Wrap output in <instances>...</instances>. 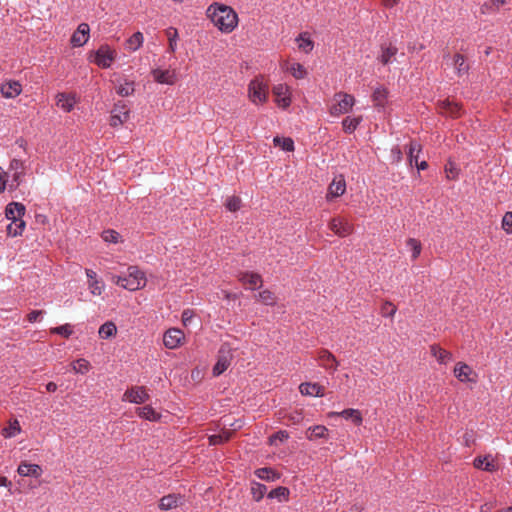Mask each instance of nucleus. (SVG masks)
<instances>
[{
	"mask_svg": "<svg viewBox=\"0 0 512 512\" xmlns=\"http://www.w3.org/2000/svg\"><path fill=\"white\" fill-rule=\"evenodd\" d=\"M206 14L221 32L230 33L238 24L237 13L230 6L224 4H211Z\"/></svg>",
	"mask_w": 512,
	"mask_h": 512,
	"instance_id": "obj_1",
	"label": "nucleus"
},
{
	"mask_svg": "<svg viewBox=\"0 0 512 512\" xmlns=\"http://www.w3.org/2000/svg\"><path fill=\"white\" fill-rule=\"evenodd\" d=\"M25 211V206L19 202H11L6 206L5 218L11 221L6 227L9 236L16 237L22 234L25 228V221L22 219Z\"/></svg>",
	"mask_w": 512,
	"mask_h": 512,
	"instance_id": "obj_2",
	"label": "nucleus"
},
{
	"mask_svg": "<svg viewBox=\"0 0 512 512\" xmlns=\"http://www.w3.org/2000/svg\"><path fill=\"white\" fill-rule=\"evenodd\" d=\"M116 284L130 291L141 289L146 284L145 273L137 266H129L128 275L118 276Z\"/></svg>",
	"mask_w": 512,
	"mask_h": 512,
	"instance_id": "obj_3",
	"label": "nucleus"
},
{
	"mask_svg": "<svg viewBox=\"0 0 512 512\" xmlns=\"http://www.w3.org/2000/svg\"><path fill=\"white\" fill-rule=\"evenodd\" d=\"M116 58V52L107 44L101 45L96 51H91L89 60L100 68H109Z\"/></svg>",
	"mask_w": 512,
	"mask_h": 512,
	"instance_id": "obj_4",
	"label": "nucleus"
},
{
	"mask_svg": "<svg viewBox=\"0 0 512 512\" xmlns=\"http://www.w3.org/2000/svg\"><path fill=\"white\" fill-rule=\"evenodd\" d=\"M334 100L336 103H334L329 110L332 116H339L341 114L348 113L352 109L355 102V99L352 95L344 92L336 93L334 95Z\"/></svg>",
	"mask_w": 512,
	"mask_h": 512,
	"instance_id": "obj_5",
	"label": "nucleus"
},
{
	"mask_svg": "<svg viewBox=\"0 0 512 512\" xmlns=\"http://www.w3.org/2000/svg\"><path fill=\"white\" fill-rule=\"evenodd\" d=\"M268 96V85L264 83L263 77H256L249 84V97L254 102L264 103Z\"/></svg>",
	"mask_w": 512,
	"mask_h": 512,
	"instance_id": "obj_6",
	"label": "nucleus"
},
{
	"mask_svg": "<svg viewBox=\"0 0 512 512\" xmlns=\"http://www.w3.org/2000/svg\"><path fill=\"white\" fill-rule=\"evenodd\" d=\"M329 229L339 237H346L353 232V225L342 217H335L330 220Z\"/></svg>",
	"mask_w": 512,
	"mask_h": 512,
	"instance_id": "obj_7",
	"label": "nucleus"
},
{
	"mask_svg": "<svg viewBox=\"0 0 512 512\" xmlns=\"http://www.w3.org/2000/svg\"><path fill=\"white\" fill-rule=\"evenodd\" d=\"M184 339V333L178 328H170L163 335V343L168 349H175Z\"/></svg>",
	"mask_w": 512,
	"mask_h": 512,
	"instance_id": "obj_8",
	"label": "nucleus"
},
{
	"mask_svg": "<svg viewBox=\"0 0 512 512\" xmlns=\"http://www.w3.org/2000/svg\"><path fill=\"white\" fill-rule=\"evenodd\" d=\"M328 417L329 418L342 417L346 420H351L356 426L361 425L362 421H363L361 412L359 410L353 409V408L344 409L341 412H334V411L329 412Z\"/></svg>",
	"mask_w": 512,
	"mask_h": 512,
	"instance_id": "obj_9",
	"label": "nucleus"
},
{
	"mask_svg": "<svg viewBox=\"0 0 512 512\" xmlns=\"http://www.w3.org/2000/svg\"><path fill=\"white\" fill-rule=\"evenodd\" d=\"M124 397L136 404L145 403L149 399V395L143 386L132 387L126 390Z\"/></svg>",
	"mask_w": 512,
	"mask_h": 512,
	"instance_id": "obj_10",
	"label": "nucleus"
},
{
	"mask_svg": "<svg viewBox=\"0 0 512 512\" xmlns=\"http://www.w3.org/2000/svg\"><path fill=\"white\" fill-rule=\"evenodd\" d=\"M90 27L87 23H81L71 37V44L74 47L83 46L89 38Z\"/></svg>",
	"mask_w": 512,
	"mask_h": 512,
	"instance_id": "obj_11",
	"label": "nucleus"
},
{
	"mask_svg": "<svg viewBox=\"0 0 512 512\" xmlns=\"http://www.w3.org/2000/svg\"><path fill=\"white\" fill-rule=\"evenodd\" d=\"M346 182L343 175L335 178L328 187L327 200L339 197L345 193Z\"/></svg>",
	"mask_w": 512,
	"mask_h": 512,
	"instance_id": "obj_12",
	"label": "nucleus"
},
{
	"mask_svg": "<svg viewBox=\"0 0 512 512\" xmlns=\"http://www.w3.org/2000/svg\"><path fill=\"white\" fill-rule=\"evenodd\" d=\"M239 280L253 290L260 288L263 283L262 277L258 273L253 272H241L239 274Z\"/></svg>",
	"mask_w": 512,
	"mask_h": 512,
	"instance_id": "obj_13",
	"label": "nucleus"
},
{
	"mask_svg": "<svg viewBox=\"0 0 512 512\" xmlns=\"http://www.w3.org/2000/svg\"><path fill=\"white\" fill-rule=\"evenodd\" d=\"M17 472L21 476H31V477L38 478L42 475L43 470H42L41 466L38 464H30V463H27L26 461H23L18 466Z\"/></svg>",
	"mask_w": 512,
	"mask_h": 512,
	"instance_id": "obj_14",
	"label": "nucleus"
},
{
	"mask_svg": "<svg viewBox=\"0 0 512 512\" xmlns=\"http://www.w3.org/2000/svg\"><path fill=\"white\" fill-rule=\"evenodd\" d=\"M183 503V496L176 494H169L163 496L159 501V508L161 510H170L176 508Z\"/></svg>",
	"mask_w": 512,
	"mask_h": 512,
	"instance_id": "obj_15",
	"label": "nucleus"
},
{
	"mask_svg": "<svg viewBox=\"0 0 512 512\" xmlns=\"http://www.w3.org/2000/svg\"><path fill=\"white\" fill-rule=\"evenodd\" d=\"M151 74L154 80L160 84L172 85L175 83V74L170 70L153 69Z\"/></svg>",
	"mask_w": 512,
	"mask_h": 512,
	"instance_id": "obj_16",
	"label": "nucleus"
},
{
	"mask_svg": "<svg viewBox=\"0 0 512 512\" xmlns=\"http://www.w3.org/2000/svg\"><path fill=\"white\" fill-rule=\"evenodd\" d=\"M318 359L321 362V365L326 369H332L335 371L338 367V361L335 356L326 349H321L318 352Z\"/></svg>",
	"mask_w": 512,
	"mask_h": 512,
	"instance_id": "obj_17",
	"label": "nucleus"
},
{
	"mask_svg": "<svg viewBox=\"0 0 512 512\" xmlns=\"http://www.w3.org/2000/svg\"><path fill=\"white\" fill-rule=\"evenodd\" d=\"M299 390L302 395L322 397L324 396V387L318 383L305 382L300 384Z\"/></svg>",
	"mask_w": 512,
	"mask_h": 512,
	"instance_id": "obj_18",
	"label": "nucleus"
},
{
	"mask_svg": "<svg viewBox=\"0 0 512 512\" xmlns=\"http://www.w3.org/2000/svg\"><path fill=\"white\" fill-rule=\"evenodd\" d=\"M22 91V86L18 81H9L1 85V93L5 98H15Z\"/></svg>",
	"mask_w": 512,
	"mask_h": 512,
	"instance_id": "obj_19",
	"label": "nucleus"
},
{
	"mask_svg": "<svg viewBox=\"0 0 512 512\" xmlns=\"http://www.w3.org/2000/svg\"><path fill=\"white\" fill-rule=\"evenodd\" d=\"M287 90V86L283 84H278L273 88V94L276 97V102L278 106L282 108H287L291 103L290 97L286 96Z\"/></svg>",
	"mask_w": 512,
	"mask_h": 512,
	"instance_id": "obj_20",
	"label": "nucleus"
},
{
	"mask_svg": "<svg viewBox=\"0 0 512 512\" xmlns=\"http://www.w3.org/2000/svg\"><path fill=\"white\" fill-rule=\"evenodd\" d=\"M439 108L442 114H445L450 117L457 118L460 116L461 106L457 103L451 102L446 99L439 103Z\"/></svg>",
	"mask_w": 512,
	"mask_h": 512,
	"instance_id": "obj_21",
	"label": "nucleus"
},
{
	"mask_svg": "<svg viewBox=\"0 0 512 512\" xmlns=\"http://www.w3.org/2000/svg\"><path fill=\"white\" fill-rule=\"evenodd\" d=\"M219 353L218 360L212 370L214 376L221 375L230 365L229 353L225 354L222 349Z\"/></svg>",
	"mask_w": 512,
	"mask_h": 512,
	"instance_id": "obj_22",
	"label": "nucleus"
},
{
	"mask_svg": "<svg viewBox=\"0 0 512 512\" xmlns=\"http://www.w3.org/2000/svg\"><path fill=\"white\" fill-rule=\"evenodd\" d=\"M75 103L76 100L74 95L66 93H59L57 95V105L66 112H70L73 109Z\"/></svg>",
	"mask_w": 512,
	"mask_h": 512,
	"instance_id": "obj_23",
	"label": "nucleus"
},
{
	"mask_svg": "<svg viewBox=\"0 0 512 512\" xmlns=\"http://www.w3.org/2000/svg\"><path fill=\"white\" fill-rule=\"evenodd\" d=\"M472 373V368L463 363V362H458L455 366V369H454V374H455V377L461 381V382H466V381H471V379L469 378V375Z\"/></svg>",
	"mask_w": 512,
	"mask_h": 512,
	"instance_id": "obj_24",
	"label": "nucleus"
},
{
	"mask_svg": "<svg viewBox=\"0 0 512 512\" xmlns=\"http://www.w3.org/2000/svg\"><path fill=\"white\" fill-rule=\"evenodd\" d=\"M431 354L436 357L437 361L440 364H446L448 361L452 359V353L441 348L439 345H432L430 347Z\"/></svg>",
	"mask_w": 512,
	"mask_h": 512,
	"instance_id": "obj_25",
	"label": "nucleus"
},
{
	"mask_svg": "<svg viewBox=\"0 0 512 512\" xmlns=\"http://www.w3.org/2000/svg\"><path fill=\"white\" fill-rule=\"evenodd\" d=\"M255 475L264 481H275L280 478V474L272 468L264 467L255 470Z\"/></svg>",
	"mask_w": 512,
	"mask_h": 512,
	"instance_id": "obj_26",
	"label": "nucleus"
},
{
	"mask_svg": "<svg viewBox=\"0 0 512 512\" xmlns=\"http://www.w3.org/2000/svg\"><path fill=\"white\" fill-rule=\"evenodd\" d=\"M388 94L389 92L385 87H377L372 94V100L375 106L384 107L387 102Z\"/></svg>",
	"mask_w": 512,
	"mask_h": 512,
	"instance_id": "obj_27",
	"label": "nucleus"
},
{
	"mask_svg": "<svg viewBox=\"0 0 512 512\" xmlns=\"http://www.w3.org/2000/svg\"><path fill=\"white\" fill-rule=\"evenodd\" d=\"M233 435L230 430H222L219 434L210 435L208 440L210 445H221L228 442Z\"/></svg>",
	"mask_w": 512,
	"mask_h": 512,
	"instance_id": "obj_28",
	"label": "nucleus"
},
{
	"mask_svg": "<svg viewBox=\"0 0 512 512\" xmlns=\"http://www.w3.org/2000/svg\"><path fill=\"white\" fill-rule=\"evenodd\" d=\"M98 333L100 338L108 339L116 335L117 327L112 321H107L100 326Z\"/></svg>",
	"mask_w": 512,
	"mask_h": 512,
	"instance_id": "obj_29",
	"label": "nucleus"
},
{
	"mask_svg": "<svg viewBox=\"0 0 512 512\" xmlns=\"http://www.w3.org/2000/svg\"><path fill=\"white\" fill-rule=\"evenodd\" d=\"M453 64L459 76L468 73L469 65L466 64V59L462 54L456 53L454 55Z\"/></svg>",
	"mask_w": 512,
	"mask_h": 512,
	"instance_id": "obj_30",
	"label": "nucleus"
},
{
	"mask_svg": "<svg viewBox=\"0 0 512 512\" xmlns=\"http://www.w3.org/2000/svg\"><path fill=\"white\" fill-rule=\"evenodd\" d=\"M381 50L382 54L379 57V60L383 65L390 63L391 58L394 57L398 51V49L391 44L389 46H385L384 44L381 45Z\"/></svg>",
	"mask_w": 512,
	"mask_h": 512,
	"instance_id": "obj_31",
	"label": "nucleus"
},
{
	"mask_svg": "<svg viewBox=\"0 0 512 512\" xmlns=\"http://www.w3.org/2000/svg\"><path fill=\"white\" fill-rule=\"evenodd\" d=\"M138 415L149 421H158L161 417L150 405L138 408Z\"/></svg>",
	"mask_w": 512,
	"mask_h": 512,
	"instance_id": "obj_32",
	"label": "nucleus"
},
{
	"mask_svg": "<svg viewBox=\"0 0 512 512\" xmlns=\"http://www.w3.org/2000/svg\"><path fill=\"white\" fill-rule=\"evenodd\" d=\"M327 428L323 425H316V426H313V427H309L307 429V438L309 440H314V439H319V438H325L326 437V432H327Z\"/></svg>",
	"mask_w": 512,
	"mask_h": 512,
	"instance_id": "obj_33",
	"label": "nucleus"
},
{
	"mask_svg": "<svg viewBox=\"0 0 512 512\" xmlns=\"http://www.w3.org/2000/svg\"><path fill=\"white\" fill-rule=\"evenodd\" d=\"M420 151L421 145L418 144L415 140H411L408 150V161L411 166L413 164H417Z\"/></svg>",
	"mask_w": 512,
	"mask_h": 512,
	"instance_id": "obj_34",
	"label": "nucleus"
},
{
	"mask_svg": "<svg viewBox=\"0 0 512 512\" xmlns=\"http://www.w3.org/2000/svg\"><path fill=\"white\" fill-rule=\"evenodd\" d=\"M267 492V487L259 482L252 481L251 483V494L253 499L259 502Z\"/></svg>",
	"mask_w": 512,
	"mask_h": 512,
	"instance_id": "obj_35",
	"label": "nucleus"
},
{
	"mask_svg": "<svg viewBox=\"0 0 512 512\" xmlns=\"http://www.w3.org/2000/svg\"><path fill=\"white\" fill-rule=\"evenodd\" d=\"M474 466L477 469H483L488 472H492L495 470V465H494L493 460H489L487 456L475 458Z\"/></svg>",
	"mask_w": 512,
	"mask_h": 512,
	"instance_id": "obj_36",
	"label": "nucleus"
},
{
	"mask_svg": "<svg viewBox=\"0 0 512 512\" xmlns=\"http://www.w3.org/2000/svg\"><path fill=\"white\" fill-rule=\"evenodd\" d=\"M290 494V491L287 487L279 486L275 489H272L268 494L267 497L270 499H278L281 501L282 499H288Z\"/></svg>",
	"mask_w": 512,
	"mask_h": 512,
	"instance_id": "obj_37",
	"label": "nucleus"
},
{
	"mask_svg": "<svg viewBox=\"0 0 512 512\" xmlns=\"http://www.w3.org/2000/svg\"><path fill=\"white\" fill-rule=\"evenodd\" d=\"M274 144L280 146L282 150L291 152L294 150V141L290 137H275Z\"/></svg>",
	"mask_w": 512,
	"mask_h": 512,
	"instance_id": "obj_38",
	"label": "nucleus"
},
{
	"mask_svg": "<svg viewBox=\"0 0 512 512\" xmlns=\"http://www.w3.org/2000/svg\"><path fill=\"white\" fill-rule=\"evenodd\" d=\"M360 121H361V118L346 117L345 119H343L342 126H343L344 132H346L348 134L353 133L356 130L357 126L360 124Z\"/></svg>",
	"mask_w": 512,
	"mask_h": 512,
	"instance_id": "obj_39",
	"label": "nucleus"
},
{
	"mask_svg": "<svg viewBox=\"0 0 512 512\" xmlns=\"http://www.w3.org/2000/svg\"><path fill=\"white\" fill-rule=\"evenodd\" d=\"M143 34L141 32H135L128 40L127 44L132 51H136L143 44Z\"/></svg>",
	"mask_w": 512,
	"mask_h": 512,
	"instance_id": "obj_40",
	"label": "nucleus"
},
{
	"mask_svg": "<svg viewBox=\"0 0 512 512\" xmlns=\"http://www.w3.org/2000/svg\"><path fill=\"white\" fill-rule=\"evenodd\" d=\"M10 169L15 171V173L13 175V181L17 182V184H16V186H17L20 176L24 173L23 162L18 159H13L10 162Z\"/></svg>",
	"mask_w": 512,
	"mask_h": 512,
	"instance_id": "obj_41",
	"label": "nucleus"
},
{
	"mask_svg": "<svg viewBox=\"0 0 512 512\" xmlns=\"http://www.w3.org/2000/svg\"><path fill=\"white\" fill-rule=\"evenodd\" d=\"M287 70H289L296 79H303L307 75L305 67L300 63H293L290 67H287Z\"/></svg>",
	"mask_w": 512,
	"mask_h": 512,
	"instance_id": "obj_42",
	"label": "nucleus"
},
{
	"mask_svg": "<svg viewBox=\"0 0 512 512\" xmlns=\"http://www.w3.org/2000/svg\"><path fill=\"white\" fill-rule=\"evenodd\" d=\"M307 33H301L296 39L299 42V48L306 53L313 49L314 43L310 38H306Z\"/></svg>",
	"mask_w": 512,
	"mask_h": 512,
	"instance_id": "obj_43",
	"label": "nucleus"
},
{
	"mask_svg": "<svg viewBox=\"0 0 512 512\" xmlns=\"http://www.w3.org/2000/svg\"><path fill=\"white\" fill-rule=\"evenodd\" d=\"M407 245L411 248L412 259L415 260L416 258H418V256L421 253V249H422L421 242L414 238H409L407 240Z\"/></svg>",
	"mask_w": 512,
	"mask_h": 512,
	"instance_id": "obj_44",
	"label": "nucleus"
},
{
	"mask_svg": "<svg viewBox=\"0 0 512 512\" xmlns=\"http://www.w3.org/2000/svg\"><path fill=\"white\" fill-rule=\"evenodd\" d=\"M242 201L238 196H231L226 200L225 206L231 212H236L241 208Z\"/></svg>",
	"mask_w": 512,
	"mask_h": 512,
	"instance_id": "obj_45",
	"label": "nucleus"
},
{
	"mask_svg": "<svg viewBox=\"0 0 512 512\" xmlns=\"http://www.w3.org/2000/svg\"><path fill=\"white\" fill-rule=\"evenodd\" d=\"M396 311V306L393 303L386 301L382 304L380 313L384 317H393Z\"/></svg>",
	"mask_w": 512,
	"mask_h": 512,
	"instance_id": "obj_46",
	"label": "nucleus"
},
{
	"mask_svg": "<svg viewBox=\"0 0 512 512\" xmlns=\"http://www.w3.org/2000/svg\"><path fill=\"white\" fill-rule=\"evenodd\" d=\"M51 333L61 335L65 338H69L73 333L72 328L69 324L61 325L51 329Z\"/></svg>",
	"mask_w": 512,
	"mask_h": 512,
	"instance_id": "obj_47",
	"label": "nucleus"
},
{
	"mask_svg": "<svg viewBox=\"0 0 512 512\" xmlns=\"http://www.w3.org/2000/svg\"><path fill=\"white\" fill-rule=\"evenodd\" d=\"M445 172L448 179H456L459 173V170L456 167V164L451 160L445 165Z\"/></svg>",
	"mask_w": 512,
	"mask_h": 512,
	"instance_id": "obj_48",
	"label": "nucleus"
},
{
	"mask_svg": "<svg viewBox=\"0 0 512 512\" xmlns=\"http://www.w3.org/2000/svg\"><path fill=\"white\" fill-rule=\"evenodd\" d=\"M258 297L263 303L267 305H273L275 303L274 294L269 290H263L259 292Z\"/></svg>",
	"mask_w": 512,
	"mask_h": 512,
	"instance_id": "obj_49",
	"label": "nucleus"
},
{
	"mask_svg": "<svg viewBox=\"0 0 512 512\" xmlns=\"http://www.w3.org/2000/svg\"><path fill=\"white\" fill-rule=\"evenodd\" d=\"M102 237H103L104 241H106V242L117 243L120 235L117 231L108 229V230L103 231Z\"/></svg>",
	"mask_w": 512,
	"mask_h": 512,
	"instance_id": "obj_50",
	"label": "nucleus"
},
{
	"mask_svg": "<svg viewBox=\"0 0 512 512\" xmlns=\"http://www.w3.org/2000/svg\"><path fill=\"white\" fill-rule=\"evenodd\" d=\"M129 117V110H126L123 112V118L120 114H113L111 116V121H110V125L113 126V127H116L120 124H122L123 122H125Z\"/></svg>",
	"mask_w": 512,
	"mask_h": 512,
	"instance_id": "obj_51",
	"label": "nucleus"
},
{
	"mask_svg": "<svg viewBox=\"0 0 512 512\" xmlns=\"http://www.w3.org/2000/svg\"><path fill=\"white\" fill-rule=\"evenodd\" d=\"M132 85L133 82H126L125 85H120L117 89V93L122 97L131 95L134 92Z\"/></svg>",
	"mask_w": 512,
	"mask_h": 512,
	"instance_id": "obj_52",
	"label": "nucleus"
},
{
	"mask_svg": "<svg viewBox=\"0 0 512 512\" xmlns=\"http://www.w3.org/2000/svg\"><path fill=\"white\" fill-rule=\"evenodd\" d=\"M73 369L78 373H86L89 370V362L85 359H78L73 366Z\"/></svg>",
	"mask_w": 512,
	"mask_h": 512,
	"instance_id": "obj_53",
	"label": "nucleus"
},
{
	"mask_svg": "<svg viewBox=\"0 0 512 512\" xmlns=\"http://www.w3.org/2000/svg\"><path fill=\"white\" fill-rule=\"evenodd\" d=\"M289 438V434L285 430H280L276 433H274L272 436H270V444H274L276 440H279L280 442H284Z\"/></svg>",
	"mask_w": 512,
	"mask_h": 512,
	"instance_id": "obj_54",
	"label": "nucleus"
},
{
	"mask_svg": "<svg viewBox=\"0 0 512 512\" xmlns=\"http://www.w3.org/2000/svg\"><path fill=\"white\" fill-rule=\"evenodd\" d=\"M502 226L508 233H512V212H506L502 220Z\"/></svg>",
	"mask_w": 512,
	"mask_h": 512,
	"instance_id": "obj_55",
	"label": "nucleus"
},
{
	"mask_svg": "<svg viewBox=\"0 0 512 512\" xmlns=\"http://www.w3.org/2000/svg\"><path fill=\"white\" fill-rule=\"evenodd\" d=\"M5 432H6V434H5L6 437L15 436L16 433L20 432V426H19L18 421L15 420V422L13 424H10V426L5 429Z\"/></svg>",
	"mask_w": 512,
	"mask_h": 512,
	"instance_id": "obj_56",
	"label": "nucleus"
},
{
	"mask_svg": "<svg viewBox=\"0 0 512 512\" xmlns=\"http://www.w3.org/2000/svg\"><path fill=\"white\" fill-rule=\"evenodd\" d=\"M89 288L93 295H100L102 293V285L98 280L89 281Z\"/></svg>",
	"mask_w": 512,
	"mask_h": 512,
	"instance_id": "obj_57",
	"label": "nucleus"
},
{
	"mask_svg": "<svg viewBox=\"0 0 512 512\" xmlns=\"http://www.w3.org/2000/svg\"><path fill=\"white\" fill-rule=\"evenodd\" d=\"M44 314V311L43 310H32L28 315H27V320L28 322L30 323H33L35 321H37V319L39 318V316L43 315Z\"/></svg>",
	"mask_w": 512,
	"mask_h": 512,
	"instance_id": "obj_58",
	"label": "nucleus"
},
{
	"mask_svg": "<svg viewBox=\"0 0 512 512\" xmlns=\"http://www.w3.org/2000/svg\"><path fill=\"white\" fill-rule=\"evenodd\" d=\"M192 317H193V313L191 310H184L182 313L183 324L186 326L187 323L191 321Z\"/></svg>",
	"mask_w": 512,
	"mask_h": 512,
	"instance_id": "obj_59",
	"label": "nucleus"
},
{
	"mask_svg": "<svg viewBox=\"0 0 512 512\" xmlns=\"http://www.w3.org/2000/svg\"><path fill=\"white\" fill-rule=\"evenodd\" d=\"M392 154L396 161L402 160V151L398 146L392 148Z\"/></svg>",
	"mask_w": 512,
	"mask_h": 512,
	"instance_id": "obj_60",
	"label": "nucleus"
},
{
	"mask_svg": "<svg viewBox=\"0 0 512 512\" xmlns=\"http://www.w3.org/2000/svg\"><path fill=\"white\" fill-rule=\"evenodd\" d=\"M86 275H87L89 281L97 280L96 273L91 269H86Z\"/></svg>",
	"mask_w": 512,
	"mask_h": 512,
	"instance_id": "obj_61",
	"label": "nucleus"
},
{
	"mask_svg": "<svg viewBox=\"0 0 512 512\" xmlns=\"http://www.w3.org/2000/svg\"><path fill=\"white\" fill-rule=\"evenodd\" d=\"M56 389H57V385H56V383H54V382H49V383H47V384H46V390H47L48 392H55V391H56Z\"/></svg>",
	"mask_w": 512,
	"mask_h": 512,
	"instance_id": "obj_62",
	"label": "nucleus"
},
{
	"mask_svg": "<svg viewBox=\"0 0 512 512\" xmlns=\"http://www.w3.org/2000/svg\"><path fill=\"white\" fill-rule=\"evenodd\" d=\"M11 485V482L5 477L0 475V486L7 487Z\"/></svg>",
	"mask_w": 512,
	"mask_h": 512,
	"instance_id": "obj_63",
	"label": "nucleus"
},
{
	"mask_svg": "<svg viewBox=\"0 0 512 512\" xmlns=\"http://www.w3.org/2000/svg\"><path fill=\"white\" fill-rule=\"evenodd\" d=\"M415 165L418 170H426L428 168V163L426 161L417 162Z\"/></svg>",
	"mask_w": 512,
	"mask_h": 512,
	"instance_id": "obj_64",
	"label": "nucleus"
}]
</instances>
